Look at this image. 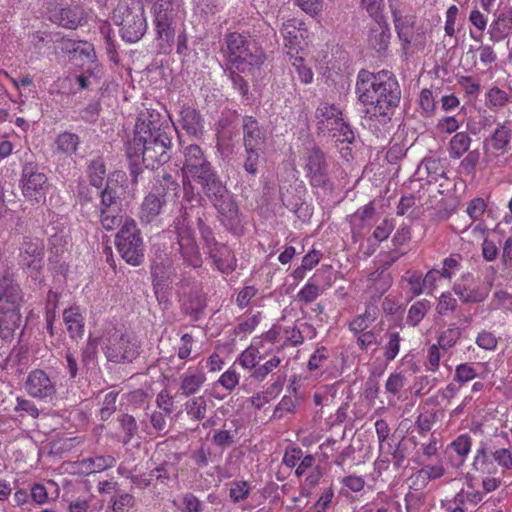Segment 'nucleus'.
I'll return each instance as SVG.
<instances>
[{"label": "nucleus", "mask_w": 512, "mask_h": 512, "mask_svg": "<svg viewBox=\"0 0 512 512\" xmlns=\"http://www.w3.org/2000/svg\"><path fill=\"white\" fill-rule=\"evenodd\" d=\"M90 184L101 188L106 178V166L102 157H97L88 166Z\"/></svg>", "instance_id": "46"}, {"label": "nucleus", "mask_w": 512, "mask_h": 512, "mask_svg": "<svg viewBox=\"0 0 512 512\" xmlns=\"http://www.w3.org/2000/svg\"><path fill=\"white\" fill-rule=\"evenodd\" d=\"M487 210V204L483 198L476 197L472 199L466 209V213L472 221L482 220L483 215Z\"/></svg>", "instance_id": "62"}, {"label": "nucleus", "mask_w": 512, "mask_h": 512, "mask_svg": "<svg viewBox=\"0 0 512 512\" xmlns=\"http://www.w3.org/2000/svg\"><path fill=\"white\" fill-rule=\"evenodd\" d=\"M472 469L481 474H492L496 472V466L493 463L486 441L482 440L479 442L473 456Z\"/></svg>", "instance_id": "29"}, {"label": "nucleus", "mask_w": 512, "mask_h": 512, "mask_svg": "<svg viewBox=\"0 0 512 512\" xmlns=\"http://www.w3.org/2000/svg\"><path fill=\"white\" fill-rule=\"evenodd\" d=\"M458 306L456 298L450 292H443L438 299L436 312L440 316H446L453 313Z\"/></svg>", "instance_id": "60"}, {"label": "nucleus", "mask_w": 512, "mask_h": 512, "mask_svg": "<svg viewBox=\"0 0 512 512\" xmlns=\"http://www.w3.org/2000/svg\"><path fill=\"white\" fill-rule=\"evenodd\" d=\"M113 21L120 26L122 39L129 43L139 41L147 30L144 4L135 6L118 4L113 11Z\"/></svg>", "instance_id": "9"}, {"label": "nucleus", "mask_w": 512, "mask_h": 512, "mask_svg": "<svg viewBox=\"0 0 512 512\" xmlns=\"http://www.w3.org/2000/svg\"><path fill=\"white\" fill-rule=\"evenodd\" d=\"M244 149H263L266 135L253 116H244L242 120Z\"/></svg>", "instance_id": "23"}, {"label": "nucleus", "mask_w": 512, "mask_h": 512, "mask_svg": "<svg viewBox=\"0 0 512 512\" xmlns=\"http://www.w3.org/2000/svg\"><path fill=\"white\" fill-rule=\"evenodd\" d=\"M363 512H402L401 504L387 496L378 495L370 504H366Z\"/></svg>", "instance_id": "41"}, {"label": "nucleus", "mask_w": 512, "mask_h": 512, "mask_svg": "<svg viewBox=\"0 0 512 512\" xmlns=\"http://www.w3.org/2000/svg\"><path fill=\"white\" fill-rule=\"evenodd\" d=\"M386 338L387 342L383 347V356L387 362H391L399 354L402 338L400 333L396 331H389Z\"/></svg>", "instance_id": "50"}, {"label": "nucleus", "mask_w": 512, "mask_h": 512, "mask_svg": "<svg viewBox=\"0 0 512 512\" xmlns=\"http://www.w3.org/2000/svg\"><path fill=\"white\" fill-rule=\"evenodd\" d=\"M23 293L20 286L4 278L0 284V335L3 339L13 337L21 327Z\"/></svg>", "instance_id": "4"}, {"label": "nucleus", "mask_w": 512, "mask_h": 512, "mask_svg": "<svg viewBox=\"0 0 512 512\" xmlns=\"http://www.w3.org/2000/svg\"><path fill=\"white\" fill-rule=\"evenodd\" d=\"M438 421V413L433 408H423L422 412L418 415L415 425L420 436H426L431 431L432 427Z\"/></svg>", "instance_id": "43"}, {"label": "nucleus", "mask_w": 512, "mask_h": 512, "mask_svg": "<svg viewBox=\"0 0 512 512\" xmlns=\"http://www.w3.org/2000/svg\"><path fill=\"white\" fill-rule=\"evenodd\" d=\"M205 382L206 376L202 369L189 367L180 376L179 390L186 397L195 395Z\"/></svg>", "instance_id": "25"}, {"label": "nucleus", "mask_w": 512, "mask_h": 512, "mask_svg": "<svg viewBox=\"0 0 512 512\" xmlns=\"http://www.w3.org/2000/svg\"><path fill=\"white\" fill-rule=\"evenodd\" d=\"M54 144L57 154L71 157L78 151L81 140L79 135L70 131H63L57 135Z\"/></svg>", "instance_id": "31"}, {"label": "nucleus", "mask_w": 512, "mask_h": 512, "mask_svg": "<svg viewBox=\"0 0 512 512\" xmlns=\"http://www.w3.org/2000/svg\"><path fill=\"white\" fill-rule=\"evenodd\" d=\"M316 118L319 131L328 133L342 118V112L335 105L322 103L316 109Z\"/></svg>", "instance_id": "26"}, {"label": "nucleus", "mask_w": 512, "mask_h": 512, "mask_svg": "<svg viewBox=\"0 0 512 512\" xmlns=\"http://www.w3.org/2000/svg\"><path fill=\"white\" fill-rule=\"evenodd\" d=\"M44 257V242L43 240L25 236L20 247V262L23 266L28 268H38Z\"/></svg>", "instance_id": "21"}, {"label": "nucleus", "mask_w": 512, "mask_h": 512, "mask_svg": "<svg viewBox=\"0 0 512 512\" xmlns=\"http://www.w3.org/2000/svg\"><path fill=\"white\" fill-rule=\"evenodd\" d=\"M223 53L227 60L241 73L258 70L266 60V55L258 42L238 32L225 36Z\"/></svg>", "instance_id": "3"}, {"label": "nucleus", "mask_w": 512, "mask_h": 512, "mask_svg": "<svg viewBox=\"0 0 512 512\" xmlns=\"http://www.w3.org/2000/svg\"><path fill=\"white\" fill-rule=\"evenodd\" d=\"M462 331L459 327L451 326L442 331L437 339V344L444 351L453 348L460 339Z\"/></svg>", "instance_id": "53"}, {"label": "nucleus", "mask_w": 512, "mask_h": 512, "mask_svg": "<svg viewBox=\"0 0 512 512\" xmlns=\"http://www.w3.org/2000/svg\"><path fill=\"white\" fill-rule=\"evenodd\" d=\"M472 437L468 433L460 434L450 444L449 448L464 462L471 452Z\"/></svg>", "instance_id": "47"}, {"label": "nucleus", "mask_w": 512, "mask_h": 512, "mask_svg": "<svg viewBox=\"0 0 512 512\" xmlns=\"http://www.w3.org/2000/svg\"><path fill=\"white\" fill-rule=\"evenodd\" d=\"M151 13L161 49L171 48L175 40L176 23L181 13V0H155Z\"/></svg>", "instance_id": "6"}, {"label": "nucleus", "mask_w": 512, "mask_h": 512, "mask_svg": "<svg viewBox=\"0 0 512 512\" xmlns=\"http://www.w3.org/2000/svg\"><path fill=\"white\" fill-rule=\"evenodd\" d=\"M469 22L475 27V29L479 32L478 35H475L472 30H470V36L475 41H481L484 30L487 27L488 18L485 16L479 9L474 8L471 10L469 14Z\"/></svg>", "instance_id": "56"}, {"label": "nucleus", "mask_w": 512, "mask_h": 512, "mask_svg": "<svg viewBox=\"0 0 512 512\" xmlns=\"http://www.w3.org/2000/svg\"><path fill=\"white\" fill-rule=\"evenodd\" d=\"M116 459L111 455L85 458L77 463L79 472L85 475L99 473L114 467Z\"/></svg>", "instance_id": "28"}, {"label": "nucleus", "mask_w": 512, "mask_h": 512, "mask_svg": "<svg viewBox=\"0 0 512 512\" xmlns=\"http://www.w3.org/2000/svg\"><path fill=\"white\" fill-rule=\"evenodd\" d=\"M493 463H496L503 472L512 470V450L510 447L498 448L491 452Z\"/></svg>", "instance_id": "59"}, {"label": "nucleus", "mask_w": 512, "mask_h": 512, "mask_svg": "<svg viewBox=\"0 0 512 512\" xmlns=\"http://www.w3.org/2000/svg\"><path fill=\"white\" fill-rule=\"evenodd\" d=\"M489 287L485 283L472 282L470 284H455L454 292L462 302L479 303L489 295Z\"/></svg>", "instance_id": "24"}, {"label": "nucleus", "mask_w": 512, "mask_h": 512, "mask_svg": "<svg viewBox=\"0 0 512 512\" xmlns=\"http://www.w3.org/2000/svg\"><path fill=\"white\" fill-rule=\"evenodd\" d=\"M280 33L284 40L287 55L304 53L307 45V29L305 24L296 19H289L282 24Z\"/></svg>", "instance_id": "17"}, {"label": "nucleus", "mask_w": 512, "mask_h": 512, "mask_svg": "<svg viewBox=\"0 0 512 512\" xmlns=\"http://www.w3.org/2000/svg\"><path fill=\"white\" fill-rule=\"evenodd\" d=\"M389 39L390 33L383 27L379 26L371 29L369 43L376 51L381 52L386 50L389 44Z\"/></svg>", "instance_id": "54"}, {"label": "nucleus", "mask_w": 512, "mask_h": 512, "mask_svg": "<svg viewBox=\"0 0 512 512\" xmlns=\"http://www.w3.org/2000/svg\"><path fill=\"white\" fill-rule=\"evenodd\" d=\"M181 126L190 135L198 136L202 133V118L199 112L190 107L184 108L180 112Z\"/></svg>", "instance_id": "37"}, {"label": "nucleus", "mask_w": 512, "mask_h": 512, "mask_svg": "<svg viewBox=\"0 0 512 512\" xmlns=\"http://www.w3.org/2000/svg\"><path fill=\"white\" fill-rule=\"evenodd\" d=\"M328 134L339 142L351 143L354 140V132L350 125L346 123L343 117L333 126Z\"/></svg>", "instance_id": "58"}, {"label": "nucleus", "mask_w": 512, "mask_h": 512, "mask_svg": "<svg viewBox=\"0 0 512 512\" xmlns=\"http://www.w3.org/2000/svg\"><path fill=\"white\" fill-rule=\"evenodd\" d=\"M431 309V303L427 299H421L414 302L408 309L406 323L411 327H416Z\"/></svg>", "instance_id": "42"}, {"label": "nucleus", "mask_w": 512, "mask_h": 512, "mask_svg": "<svg viewBox=\"0 0 512 512\" xmlns=\"http://www.w3.org/2000/svg\"><path fill=\"white\" fill-rule=\"evenodd\" d=\"M178 188V182L170 174H164L159 181V185L155 186L153 191L143 200L140 211L141 221L145 223L152 222L165 205L166 196L170 193L176 195Z\"/></svg>", "instance_id": "12"}, {"label": "nucleus", "mask_w": 512, "mask_h": 512, "mask_svg": "<svg viewBox=\"0 0 512 512\" xmlns=\"http://www.w3.org/2000/svg\"><path fill=\"white\" fill-rule=\"evenodd\" d=\"M209 403H212L205 396H194L185 403V411L191 421L199 422L206 418L209 408Z\"/></svg>", "instance_id": "35"}, {"label": "nucleus", "mask_w": 512, "mask_h": 512, "mask_svg": "<svg viewBox=\"0 0 512 512\" xmlns=\"http://www.w3.org/2000/svg\"><path fill=\"white\" fill-rule=\"evenodd\" d=\"M376 318V308L366 307L362 314L357 315L348 323V329L354 336L369 331L368 328Z\"/></svg>", "instance_id": "38"}, {"label": "nucleus", "mask_w": 512, "mask_h": 512, "mask_svg": "<svg viewBox=\"0 0 512 512\" xmlns=\"http://www.w3.org/2000/svg\"><path fill=\"white\" fill-rule=\"evenodd\" d=\"M335 497L333 485L330 484L323 489L317 501L313 505L314 512H327Z\"/></svg>", "instance_id": "64"}, {"label": "nucleus", "mask_w": 512, "mask_h": 512, "mask_svg": "<svg viewBox=\"0 0 512 512\" xmlns=\"http://www.w3.org/2000/svg\"><path fill=\"white\" fill-rule=\"evenodd\" d=\"M219 185L213 188L212 186L207 187L203 193L212 202L218 213L226 220H234L238 214V206L229 194L226 186L221 180L217 181Z\"/></svg>", "instance_id": "18"}, {"label": "nucleus", "mask_w": 512, "mask_h": 512, "mask_svg": "<svg viewBox=\"0 0 512 512\" xmlns=\"http://www.w3.org/2000/svg\"><path fill=\"white\" fill-rule=\"evenodd\" d=\"M282 359L279 355H273L268 360H266L263 364H257V366L253 367L251 369V378L262 382L264 381L267 376L272 373L276 368L279 367L281 364Z\"/></svg>", "instance_id": "44"}, {"label": "nucleus", "mask_w": 512, "mask_h": 512, "mask_svg": "<svg viewBox=\"0 0 512 512\" xmlns=\"http://www.w3.org/2000/svg\"><path fill=\"white\" fill-rule=\"evenodd\" d=\"M240 374L237 372L234 365L230 366L218 378L216 384L221 385L228 393H231L239 385Z\"/></svg>", "instance_id": "55"}, {"label": "nucleus", "mask_w": 512, "mask_h": 512, "mask_svg": "<svg viewBox=\"0 0 512 512\" xmlns=\"http://www.w3.org/2000/svg\"><path fill=\"white\" fill-rule=\"evenodd\" d=\"M130 217L125 214L121 206H112L108 208L100 209L99 220L101 226L106 231H112L124 224L126 219Z\"/></svg>", "instance_id": "30"}, {"label": "nucleus", "mask_w": 512, "mask_h": 512, "mask_svg": "<svg viewBox=\"0 0 512 512\" xmlns=\"http://www.w3.org/2000/svg\"><path fill=\"white\" fill-rule=\"evenodd\" d=\"M512 32V13H501L490 25V39L493 42L504 40Z\"/></svg>", "instance_id": "36"}, {"label": "nucleus", "mask_w": 512, "mask_h": 512, "mask_svg": "<svg viewBox=\"0 0 512 512\" xmlns=\"http://www.w3.org/2000/svg\"><path fill=\"white\" fill-rule=\"evenodd\" d=\"M341 489L339 494L347 495L349 492L359 493L365 487V480L362 476L350 474L339 479Z\"/></svg>", "instance_id": "52"}, {"label": "nucleus", "mask_w": 512, "mask_h": 512, "mask_svg": "<svg viewBox=\"0 0 512 512\" xmlns=\"http://www.w3.org/2000/svg\"><path fill=\"white\" fill-rule=\"evenodd\" d=\"M323 292L324 289L314 281V277H311L296 295L300 310L304 312Z\"/></svg>", "instance_id": "32"}, {"label": "nucleus", "mask_w": 512, "mask_h": 512, "mask_svg": "<svg viewBox=\"0 0 512 512\" xmlns=\"http://www.w3.org/2000/svg\"><path fill=\"white\" fill-rule=\"evenodd\" d=\"M471 137L465 132H457L449 143V156L453 159L461 158L470 148Z\"/></svg>", "instance_id": "40"}, {"label": "nucleus", "mask_w": 512, "mask_h": 512, "mask_svg": "<svg viewBox=\"0 0 512 512\" xmlns=\"http://www.w3.org/2000/svg\"><path fill=\"white\" fill-rule=\"evenodd\" d=\"M280 328L271 327L259 336L253 337L250 345L241 352L237 361L246 370H251L262 360L278 355L283 350Z\"/></svg>", "instance_id": "7"}, {"label": "nucleus", "mask_w": 512, "mask_h": 512, "mask_svg": "<svg viewBox=\"0 0 512 512\" xmlns=\"http://www.w3.org/2000/svg\"><path fill=\"white\" fill-rule=\"evenodd\" d=\"M250 484L245 480L234 481L230 484L229 497L232 502L240 503L250 495Z\"/></svg>", "instance_id": "57"}, {"label": "nucleus", "mask_w": 512, "mask_h": 512, "mask_svg": "<svg viewBox=\"0 0 512 512\" xmlns=\"http://www.w3.org/2000/svg\"><path fill=\"white\" fill-rule=\"evenodd\" d=\"M115 246L126 263L139 266L144 261L141 232L133 218L126 219L115 236Z\"/></svg>", "instance_id": "10"}, {"label": "nucleus", "mask_w": 512, "mask_h": 512, "mask_svg": "<svg viewBox=\"0 0 512 512\" xmlns=\"http://www.w3.org/2000/svg\"><path fill=\"white\" fill-rule=\"evenodd\" d=\"M367 289L377 295L381 296L392 285V277L390 273L385 270H375L367 276Z\"/></svg>", "instance_id": "34"}, {"label": "nucleus", "mask_w": 512, "mask_h": 512, "mask_svg": "<svg viewBox=\"0 0 512 512\" xmlns=\"http://www.w3.org/2000/svg\"><path fill=\"white\" fill-rule=\"evenodd\" d=\"M70 53L80 57L87 63H94L96 61V53L92 43L87 41L72 42L68 48Z\"/></svg>", "instance_id": "48"}, {"label": "nucleus", "mask_w": 512, "mask_h": 512, "mask_svg": "<svg viewBox=\"0 0 512 512\" xmlns=\"http://www.w3.org/2000/svg\"><path fill=\"white\" fill-rule=\"evenodd\" d=\"M512 103V94L498 86H491L485 93V105L491 111H499Z\"/></svg>", "instance_id": "33"}, {"label": "nucleus", "mask_w": 512, "mask_h": 512, "mask_svg": "<svg viewBox=\"0 0 512 512\" xmlns=\"http://www.w3.org/2000/svg\"><path fill=\"white\" fill-rule=\"evenodd\" d=\"M210 258L217 270L223 274H230L236 268V258L231 249L216 242L213 238H205Z\"/></svg>", "instance_id": "20"}, {"label": "nucleus", "mask_w": 512, "mask_h": 512, "mask_svg": "<svg viewBox=\"0 0 512 512\" xmlns=\"http://www.w3.org/2000/svg\"><path fill=\"white\" fill-rule=\"evenodd\" d=\"M359 101L371 106L373 115L388 116L398 106L401 89L396 76L388 70L372 73L360 70L356 81Z\"/></svg>", "instance_id": "2"}, {"label": "nucleus", "mask_w": 512, "mask_h": 512, "mask_svg": "<svg viewBox=\"0 0 512 512\" xmlns=\"http://www.w3.org/2000/svg\"><path fill=\"white\" fill-rule=\"evenodd\" d=\"M99 341L103 353L110 362H131L139 355L140 346L136 340L116 327L107 328Z\"/></svg>", "instance_id": "8"}, {"label": "nucleus", "mask_w": 512, "mask_h": 512, "mask_svg": "<svg viewBox=\"0 0 512 512\" xmlns=\"http://www.w3.org/2000/svg\"><path fill=\"white\" fill-rule=\"evenodd\" d=\"M401 281L407 283L411 299L420 296L424 292V279L419 271H407Z\"/></svg>", "instance_id": "51"}, {"label": "nucleus", "mask_w": 512, "mask_h": 512, "mask_svg": "<svg viewBox=\"0 0 512 512\" xmlns=\"http://www.w3.org/2000/svg\"><path fill=\"white\" fill-rule=\"evenodd\" d=\"M272 327H279L280 328V339L283 344V349L286 346H297L303 343L304 337L301 333V331L296 327V325H288L283 326L280 324H275Z\"/></svg>", "instance_id": "45"}, {"label": "nucleus", "mask_w": 512, "mask_h": 512, "mask_svg": "<svg viewBox=\"0 0 512 512\" xmlns=\"http://www.w3.org/2000/svg\"><path fill=\"white\" fill-rule=\"evenodd\" d=\"M304 160L303 169L310 186L332 191L334 185L328 173V163L324 153L318 147H314L307 151Z\"/></svg>", "instance_id": "13"}, {"label": "nucleus", "mask_w": 512, "mask_h": 512, "mask_svg": "<svg viewBox=\"0 0 512 512\" xmlns=\"http://www.w3.org/2000/svg\"><path fill=\"white\" fill-rule=\"evenodd\" d=\"M406 512H425V495L420 492H409L404 498Z\"/></svg>", "instance_id": "61"}, {"label": "nucleus", "mask_w": 512, "mask_h": 512, "mask_svg": "<svg viewBox=\"0 0 512 512\" xmlns=\"http://www.w3.org/2000/svg\"><path fill=\"white\" fill-rule=\"evenodd\" d=\"M183 154L184 163L181 171L184 185L192 179L201 186L202 191L210 186L219 187L217 181L220 179L200 146L188 145L184 148Z\"/></svg>", "instance_id": "5"}, {"label": "nucleus", "mask_w": 512, "mask_h": 512, "mask_svg": "<svg viewBox=\"0 0 512 512\" xmlns=\"http://www.w3.org/2000/svg\"><path fill=\"white\" fill-rule=\"evenodd\" d=\"M19 186L25 200L32 205H38L46 201L51 185L38 164L27 162L22 166Z\"/></svg>", "instance_id": "11"}, {"label": "nucleus", "mask_w": 512, "mask_h": 512, "mask_svg": "<svg viewBox=\"0 0 512 512\" xmlns=\"http://www.w3.org/2000/svg\"><path fill=\"white\" fill-rule=\"evenodd\" d=\"M49 19L64 28L76 29L87 20V13L80 5H68L62 0H44Z\"/></svg>", "instance_id": "14"}, {"label": "nucleus", "mask_w": 512, "mask_h": 512, "mask_svg": "<svg viewBox=\"0 0 512 512\" xmlns=\"http://www.w3.org/2000/svg\"><path fill=\"white\" fill-rule=\"evenodd\" d=\"M175 229L184 262L194 268L201 267L202 257L193 238L192 230L186 224V217H179L175 224Z\"/></svg>", "instance_id": "16"}, {"label": "nucleus", "mask_w": 512, "mask_h": 512, "mask_svg": "<svg viewBox=\"0 0 512 512\" xmlns=\"http://www.w3.org/2000/svg\"><path fill=\"white\" fill-rule=\"evenodd\" d=\"M173 261L167 254L157 255L151 264V277L154 294L159 303L168 301V290L174 275Z\"/></svg>", "instance_id": "15"}, {"label": "nucleus", "mask_w": 512, "mask_h": 512, "mask_svg": "<svg viewBox=\"0 0 512 512\" xmlns=\"http://www.w3.org/2000/svg\"><path fill=\"white\" fill-rule=\"evenodd\" d=\"M322 476V471L318 466L309 471L303 482L300 484V497H311L313 489L319 485Z\"/></svg>", "instance_id": "49"}, {"label": "nucleus", "mask_w": 512, "mask_h": 512, "mask_svg": "<svg viewBox=\"0 0 512 512\" xmlns=\"http://www.w3.org/2000/svg\"><path fill=\"white\" fill-rule=\"evenodd\" d=\"M512 120L506 119L498 123L494 131L486 139V145L498 154H505L511 149Z\"/></svg>", "instance_id": "22"}, {"label": "nucleus", "mask_w": 512, "mask_h": 512, "mask_svg": "<svg viewBox=\"0 0 512 512\" xmlns=\"http://www.w3.org/2000/svg\"><path fill=\"white\" fill-rule=\"evenodd\" d=\"M63 321L72 339L81 338L84 334L85 319L79 306H71L63 311Z\"/></svg>", "instance_id": "27"}, {"label": "nucleus", "mask_w": 512, "mask_h": 512, "mask_svg": "<svg viewBox=\"0 0 512 512\" xmlns=\"http://www.w3.org/2000/svg\"><path fill=\"white\" fill-rule=\"evenodd\" d=\"M287 56L299 81L305 85L311 84L314 79V73L303 57V53Z\"/></svg>", "instance_id": "39"}, {"label": "nucleus", "mask_w": 512, "mask_h": 512, "mask_svg": "<svg viewBox=\"0 0 512 512\" xmlns=\"http://www.w3.org/2000/svg\"><path fill=\"white\" fill-rule=\"evenodd\" d=\"M166 129L159 112L148 111L137 119L129 150H133L136 158L141 155L147 168L155 169L171 158V137Z\"/></svg>", "instance_id": "1"}, {"label": "nucleus", "mask_w": 512, "mask_h": 512, "mask_svg": "<svg viewBox=\"0 0 512 512\" xmlns=\"http://www.w3.org/2000/svg\"><path fill=\"white\" fill-rule=\"evenodd\" d=\"M329 351L325 346H318L310 356L307 368L309 371H316L323 367L324 363L329 359Z\"/></svg>", "instance_id": "63"}, {"label": "nucleus", "mask_w": 512, "mask_h": 512, "mask_svg": "<svg viewBox=\"0 0 512 512\" xmlns=\"http://www.w3.org/2000/svg\"><path fill=\"white\" fill-rule=\"evenodd\" d=\"M24 387L29 396L40 400H52L57 391L49 375L41 369L28 374Z\"/></svg>", "instance_id": "19"}]
</instances>
